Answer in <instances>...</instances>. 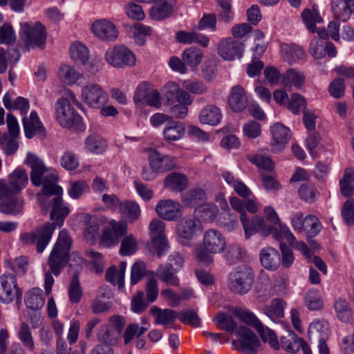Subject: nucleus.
I'll return each mask as SVG.
<instances>
[{
  "label": "nucleus",
  "instance_id": "obj_36",
  "mask_svg": "<svg viewBox=\"0 0 354 354\" xmlns=\"http://www.w3.org/2000/svg\"><path fill=\"white\" fill-rule=\"evenodd\" d=\"M185 131V129L183 124L173 121L165 127L163 136L167 141H176L183 137Z\"/></svg>",
  "mask_w": 354,
  "mask_h": 354
},
{
  "label": "nucleus",
  "instance_id": "obj_46",
  "mask_svg": "<svg viewBox=\"0 0 354 354\" xmlns=\"http://www.w3.org/2000/svg\"><path fill=\"white\" fill-rule=\"evenodd\" d=\"M282 50L284 52L283 59L289 64L301 60L305 56L304 50L297 45H284Z\"/></svg>",
  "mask_w": 354,
  "mask_h": 354
},
{
  "label": "nucleus",
  "instance_id": "obj_63",
  "mask_svg": "<svg viewBox=\"0 0 354 354\" xmlns=\"http://www.w3.org/2000/svg\"><path fill=\"white\" fill-rule=\"evenodd\" d=\"M298 192L302 200L310 203H313L316 200L317 196L319 194V192L314 185L309 183L301 185Z\"/></svg>",
  "mask_w": 354,
  "mask_h": 354
},
{
  "label": "nucleus",
  "instance_id": "obj_28",
  "mask_svg": "<svg viewBox=\"0 0 354 354\" xmlns=\"http://www.w3.org/2000/svg\"><path fill=\"white\" fill-rule=\"evenodd\" d=\"M260 260L261 265L270 270H276L281 264V257L279 252L271 247L261 250Z\"/></svg>",
  "mask_w": 354,
  "mask_h": 354
},
{
  "label": "nucleus",
  "instance_id": "obj_10",
  "mask_svg": "<svg viewBox=\"0 0 354 354\" xmlns=\"http://www.w3.org/2000/svg\"><path fill=\"white\" fill-rule=\"evenodd\" d=\"M104 59L107 63L115 68L131 66L136 64L133 53L122 45L109 48L106 51Z\"/></svg>",
  "mask_w": 354,
  "mask_h": 354
},
{
  "label": "nucleus",
  "instance_id": "obj_60",
  "mask_svg": "<svg viewBox=\"0 0 354 354\" xmlns=\"http://www.w3.org/2000/svg\"><path fill=\"white\" fill-rule=\"evenodd\" d=\"M148 274L150 278L146 283L145 291L147 299L149 302H153L158 297V281L155 279V272L153 271H149Z\"/></svg>",
  "mask_w": 354,
  "mask_h": 354
},
{
  "label": "nucleus",
  "instance_id": "obj_39",
  "mask_svg": "<svg viewBox=\"0 0 354 354\" xmlns=\"http://www.w3.org/2000/svg\"><path fill=\"white\" fill-rule=\"evenodd\" d=\"M217 223L224 230L231 232L239 226L238 216L229 211H223L219 214Z\"/></svg>",
  "mask_w": 354,
  "mask_h": 354
},
{
  "label": "nucleus",
  "instance_id": "obj_9",
  "mask_svg": "<svg viewBox=\"0 0 354 354\" xmlns=\"http://www.w3.org/2000/svg\"><path fill=\"white\" fill-rule=\"evenodd\" d=\"M55 114L59 124L66 129L78 126L82 120L81 116L66 100H57L55 104Z\"/></svg>",
  "mask_w": 354,
  "mask_h": 354
},
{
  "label": "nucleus",
  "instance_id": "obj_24",
  "mask_svg": "<svg viewBox=\"0 0 354 354\" xmlns=\"http://www.w3.org/2000/svg\"><path fill=\"white\" fill-rule=\"evenodd\" d=\"M228 104L234 112L243 111L248 104V97L244 88L240 85L232 87L229 96Z\"/></svg>",
  "mask_w": 354,
  "mask_h": 354
},
{
  "label": "nucleus",
  "instance_id": "obj_50",
  "mask_svg": "<svg viewBox=\"0 0 354 354\" xmlns=\"http://www.w3.org/2000/svg\"><path fill=\"white\" fill-rule=\"evenodd\" d=\"M138 245L136 239L132 234H129L124 236L121 241L119 252L122 256H130L133 254L138 250Z\"/></svg>",
  "mask_w": 354,
  "mask_h": 354
},
{
  "label": "nucleus",
  "instance_id": "obj_16",
  "mask_svg": "<svg viewBox=\"0 0 354 354\" xmlns=\"http://www.w3.org/2000/svg\"><path fill=\"white\" fill-rule=\"evenodd\" d=\"M243 43L231 37L223 39L218 44V55L226 60H234L241 57L243 53Z\"/></svg>",
  "mask_w": 354,
  "mask_h": 354
},
{
  "label": "nucleus",
  "instance_id": "obj_27",
  "mask_svg": "<svg viewBox=\"0 0 354 354\" xmlns=\"http://www.w3.org/2000/svg\"><path fill=\"white\" fill-rule=\"evenodd\" d=\"M84 221L86 227L84 230V236L87 241L94 242L100 236V227L104 224V217L86 216Z\"/></svg>",
  "mask_w": 354,
  "mask_h": 354
},
{
  "label": "nucleus",
  "instance_id": "obj_35",
  "mask_svg": "<svg viewBox=\"0 0 354 354\" xmlns=\"http://www.w3.org/2000/svg\"><path fill=\"white\" fill-rule=\"evenodd\" d=\"M120 337L109 326L105 325L101 326L97 333L98 342L103 344L102 345H107L110 347L118 344Z\"/></svg>",
  "mask_w": 354,
  "mask_h": 354
},
{
  "label": "nucleus",
  "instance_id": "obj_38",
  "mask_svg": "<svg viewBox=\"0 0 354 354\" xmlns=\"http://www.w3.org/2000/svg\"><path fill=\"white\" fill-rule=\"evenodd\" d=\"M59 77L65 84H75L82 76L74 67L68 65H62L59 69Z\"/></svg>",
  "mask_w": 354,
  "mask_h": 354
},
{
  "label": "nucleus",
  "instance_id": "obj_31",
  "mask_svg": "<svg viewBox=\"0 0 354 354\" xmlns=\"http://www.w3.org/2000/svg\"><path fill=\"white\" fill-rule=\"evenodd\" d=\"M156 275L166 285L175 287L179 286V279L176 275V268H173L171 263L160 265L156 270Z\"/></svg>",
  "mask_w": 354,
  "mask_h": 354
},
{
  "label": "nucleus",
  "instance_id": "obj_2",
  "mask_svg": "<svg viewBox=\"0 0 354 354\" xmlns=\"http://www.w3.org/2000/svg\"><path fill=\"white\" fill-rule=\"evenodd\" d=\"M22 168L18 167L8 176L0 179V212L17 216L22 211Z\"/></svg>",
  "mask_w": 354,
  "mask_h": 354
},
{
  "label": "nucleus",
  "instance_id": "obj_20",
  "mask_svg": "<svg viewBox=\"0 0 354 354\" xmlns=\"http://www.w3.org/2000/svg\"><path fill=\"white\" fill-rule=\"evenodd\" d=\"M149 166L153 171L163 173L176 167V158L160 153L156 150L151 151L149 156Z\"/></svg>",
  "mask_w": 354,
  "mask_h": 354
},
{
  "label": "nucleus",
  "instance_id": "obj_23",
  "mask_svg": "<svg viewBox=\"0 0 354 354\" xmlns=\"http://www.w3.org/2000/svg\"><path fill=\"white\" fill-rule=\"evenodd\" d=\"M163 91L168 103L172 104L174 102H178L191 104L193 102V97L185 90L180 88L174 82H168L164 86Z\"/></svg>",
  "mask_w": 354,
  "mask_h": 354
},
{
  "label": "nucleus",
  "instance_id": "obj_19",
  "mask_svg": "<svg viewBox=\"0 0 354 354\" xmlns=\"http://www.w3.org/2000/svg\"><path fill=\"white\" fill-rule=\"evenodd\" d=\"M151 84L144 82L139 85L134 97L136 102H144L150 106L159 108L161 106V97L159 92L150 88Z\"/></svg>",
  "mask_w": 354,
  "mask_h": 354
},
{
  "label": "nucleus",
  "instance_id": "obj_41",
  "mask_svg": "<svg viewBox=\"0 0 354 354\" xmlns=\"http://www.w3.org/2000/svg\"><path fill=\"white\" fill-rule=\"evenodd\" d=\"M83 295V290L79 280V273L75 272L72 276L68 286V297L72 304H77L80 301Z\"/></svg>",
  "mask_w": 354,
  "mask_h": 354
},
{
  "label": "nucleus",
  "instance_id": "obj_25",
  "mask_svg": "<svg viewBox=\"0 0 354 354\" xmlns=\"http://www.w3.org/2000/svg\"><path fill=\"white\" fill-rule=\"evenodd\" d=\"M331 8L335 19L346 21L354 12V0H333Z\"/></svg>",
  "mask_w": 354,
  "mask_h": 354
},
{
  "label": "nucleus",
  "instance_id": "obj_18",
  "mask_svg": "<svg viewBox=\"0 0 354 354\" xmlns=\"http://www.w3.org/2000/svg\"><path fill=\"white\" fill-rule=\"evenodd\" d=\"M183 207L177 201L171 199L160 201L156 207L158 216L167 221H174L180 218L183 214Z\"/></svg>",
  "mask_w": 354,
  "mask_h": 354
},
{
  "label": "nucleus",
  "instance_id": "obj_34",
  "mask_svg": "<svg viewBox=\"0 0 354 354\" xmlns=\"http://www.w3.org/2000/svg\"><path fill=\"white\" fill-rule=\"evenodd\" d=\"M281 77L285 86L294 85L296 88H301L305 82L304 73L295 68L288 69Z\"/></svg>",
  "mask_w": 354,
  "mask_h": 354
},
{
  "label": "nucleus",
  "instance_id": "obj_1",
  "mask_svg": "<svg viewBox=\"0 0 354 354\" xmlns=\"http://www.w3.org/2000/svg\"><path fill=\"white\" fill-rule=\"evenodd\" d=\"M48 192H46L42 187V195L38 196V200L44 214H47L49 209L50 218L52 223H48L41 227L32 233L24 234V243H32L37 246L38 253H41L48 244L52 234L57 226L61 227L65 218L70 214V208L62 199V188L55 183Z\"/></svg>",
  "mask_w": 354,
  "mask_h": 354
},
{
  "label": "nucleus",
  "instance_id": "obj_64",
  "mask_svg": "<svg viewBox=\"0 0 354 354\" xmlns=\"http://www.w3.org/2000/svg\"><path fill=\"white\" fill-rule=\"evenodd\" d=\"M61 165L67 170H74L79 165L78 158L72 151H66L61 157Z\"/></svg>",
  "mask_w": 354,
  "mask_h": 354
},
{
  "label": "nucleus",
  "instance_id": "obj_4",
  "mask_svg": "<svg viewBox=\"0 0 354 354\" xmlns=\"http://www.w3.org/2000/svg\"><path fill=\"white\" fill-rule=\"evenodd\" d=\"M71 245L72 240L68 232L62 230L48 259L50 271L55 276L59 275L62 269L66 266Z\"/></svg>",
  "mask_w": 354,
  "mask_h": 354
},
{
  "label": "nucleus",
  "instance_id": "obj_14",
  "mask_svg": "<svg viewBox=\"0 0 354 354\" xmlns=\"http://www.w3.org/2000/svg\"><path fill=\"white\" fill-rule=\"evenodd\" d=\"M82 99L90 107L99 109L108 100L106 92L98 84H88L82 89Z\"/></svg>",
  "mask_w": 354,
  "mask_h": 354
},
{
  "label": "nucleus",
  "instance_id": "obj_32",
  "mask_svg": "<svg viewBox=\"0 0 354 354\" xmlns=\"http://www.w3.org/2000/svg\"><path fill=\"white\" fill-rule=\"evenodd\" d=\"M25 303L28 308L38 311L44 305L45 298L43 290L38 288H32L26 294Z\"/></svg>",
  "mask_w": 354,
  "mask_h": 354
},
{
  "label": "nucleus",
  "instance_id": "obj_58",
  "mask_svg": "<svg viewBox=\"0 0 354 354\" xmlns=\"http://www.w3.org/2000/svg\"><path fill=\"white\" fill-rule=\"evenodd\" d=\"M322 229V224L319 219L313 215L306 216V223L304 230L306 231L308 238L317 236Z\"/></svg>",
  "mask_w": 354,
  "mask_h": 354
},
{
  "label": "nucleus",
  "instance_id": "obj_5",
  "mask_svg": "<svg viewBox=\"0 0 354 354\" xmlns=\"http://www.w3.org/2000/svg\"><path fill=\"white\" fill-rule=\"evenodd\" d=\"M254 278V272L250 266L245 264L238 266L229 274V289L234 294L245 295L252 290Z\"/></svg>",
  "mask_w": 354,
  "mask_h": 354
},
{
  "label": "nucleus",
  "instance_id": "obj_49",
  "mask_svg": "<svg viewBox=\"0 0 354 354\" xmlns=\"http://www.w3.org/2000/svg\"><path fill=\"white\" fill-rule=\"evenodd\" d=\"M183 86L188 93H190L196 95H204L208 91V88L205 84L198 80H185Z\"/></svg>",
  "mask_w": 354,
  "mask_h": 354
},
{
  "label": "nucleus",
  "instance_id": "obj_42",
  "mask_svg": "<svg viewBox=\"0 0 354 354\" xmlns=\"http://www.w3.org/2000/svg\"><path fill=\"white\" fill-rule=\"evenodd\" d=\"M203 56V53L201 49L189 47L183 53L182 59L187 66L196 67L201 63Z\"/></svg>",
  "mask_w": 354,
  "mask_h": 354
},
{
  "label": "nucleus",
  "instance_id": "obj_17",
  "mask_svg": "<svg viewBox=\"0 0 354 354\" xmlns=\"http://www.w3.org/2000/svg\"><path fill=\"white\" fill-rule=\"evenodd\" d=\"M91 29L94 35L103 41H113L118 37L116 26L106 19L95 21Z\"/></svg>",
  "mask_w": 354,
  "mask_h": 354
},
{
  "label": "nucleus",
  "instance_id": "obj_29",
  "mask_svg": "<svg viewBox=\"0 0 354 354\" xmlns=\"http://www.w3.org/2000/svg\"><path fill=\"white\" fill-rule=\"evenodd\" d=\"M222 114L220 109L213 104L203 107L199 113V120L202 124L216 126L221 122Z\"/></svg>",
  "mask_w": 354,
  "mask_h": 354
},
{
  "label": "nucleus",
  "instance_id": "obj_61",
  "mask_svg": "<svg viewBox=\"0 0 354 354\" xmlns=\"http://www.w3.org/2000/svg\"><path fill=\"white\" fill-rule=\"evenodd\" d=\"M303 21L307 26L309 31L315 32L316 30V23L322 21V19L317 11H311L306 9L302 12Z\"/></svg>",
  "mask_w": 354,
  "mask_h": 354
},
{
  "label": "nucleus",
  "instance_id": "obj_6",
  "mask_svg": "<svg viewBox=\"0 0 354 354\" xmlns=\"http://www.w3.org/2000/svg\"><path fill=\"white\" fill-rule=\"evenodd\" d=\"M226 248L225 237L215 229L207 230L203 237V248H197L196 255L198 259L208 265L212 263V257L210 254L221 253Z\"/></svg>",
  "mask_w": 354,
  "mask_h": 354
},
{
  "label": "nucleus",
  "instance_id": "obj_26",
  "mask_svg": "<svg viewBox=\"0 0 354 354\" xmlns=\"http://www.w3.org/2000/svg\"><path fill=\"white\" fill-rule=\"evenodd\" d=\"M174 0H158L150 9V17L155 20H162L169 17L174 12Z\"/></svg>",
  "mask_w": 354,
  "mask_h": 354
},
{
  "label": "nucleus",
  "instance_id": "obj_37",
  "mask_svg": "<svg viewBox=\"0 0 354 354\" xmlns=\"http://www.w3.org/2000/svg\"><path fill=\"white\" fill-rule=\"evenodd\" d=\"M70 55L76 63L86 64L89 59V52L87 47L80 42H75L70 47Z\"/></svg>",
  "mask_w": 354,
  "mask_h": 354
},
{
  "label": "nucleus",
  "instance_id": "obj_11",
  "mask_svg": "<svg viewBox=\"0 0 354 354\" xmlns=\"http://www.w3.org/2000/svg\"><path fill=\"white\" fill-rule=\"evenodd\" d=\"M201 232L200 221L193 216L183 218L176 225L178 240L183 245H189L190 241Z\"/></svg>",
  "mask_w": 354,
  "mask_h": 354
},
{
  "label": "nucleus",
  "instance_id": "obj_15",
  "mask_svg": "<svg viewBox=\"0 0 354 354\" xmlns=\"http://www.w3.org/2000/svg\"><path fill=\"white\" fill-rule=\"evenodd\" d=\"M20 288L17 286L16 277L12 274L0 276V301L10 303L17 298V302H20Z\"/></svg>",
  "mask_w": 354,
  "mask_h": 354
},
{
  "label": "nucleus",
  "instance_id": "obj_43",
  "mask_svg": "<svg viewBox=\"0 0 354 354\" xmlns=\"http://www.w3.org/2000/svg\"><path fill=\"white\" fill-rule=\"evenodd\" d=\"M341 193L344 196H352L354 193V171L351 169H346L343 178L339 180Z\"/></svg>",
  "mask_w": 354,
  "mask_h": 354
},
{
  "label": "nucleus",
  "instance_id": "obj_3",
  "mask_svg": "<svg viewBox=\"0 0 354 354\" xmlns=\"http://www.w3.org/2000/svg\"><path fill=\"white\" fill-rule=\"evenodd\" d=\"M25 163L31 168L30 180L35 186H44V189H48L57 182L58 175L53 169L45 167L43 162L34 153H28Z\"/></svg>",
  "mask_w": 354,
  "mask_h": 354
},
{
  "label": "nucleus",
  "instance_id": "obj_53",
  "mask_svg": "<svg viewBox=\"0 0 354 354\" xmlns=\"http://www.w3.org/2000/svg\"><path fill=\"white\" fill-rule=\"evenodd\" d=\"M216 3L219 7V20L225 23H230L234 18V12L232 9V1L216 0Z\"/></svg>",
  "mask_w": 354,
  "mask_h": 354
},
{
  "label": "nucleus",
  "instance_id": "obj_21",
  "mask_svg": "<svg viewBox=\"0 0 354 354\" xmlns=\"http://www.w3.org/2000/svg\"><path fill=\"white\" fill-rule=\"evenodd\" d=\"M270 131L272 136L271 150L274 153H279L285 148L290 139V129L281 123H276L271 127Z\"/></svg>",
  "mask_w": 354,
  "mask_h": 354
},
{
  "label": "nucleus",
  "instance_id": "obj_13",
  "mask_svg": "<svg viewBox=\"0 0 354 354\" xmlns=\"http://www.w3.org/2000/svg\"><path fill=\"white\" fill-rule=\"evenodd\" d=\"M127 225L124 223L111 220L102 228L101 243L105 247L117 245L121 238L127 234Z\"/></svg>",
  "mask_w": 354,
  "mask_h": 354
},
{
  "label": "nucleus",
  "instance_id": "obj_12",
  "mask_svg": "<svg viewBox=\"0 0 354 354\" xmlns=\"http://www.w3.org/2000/svg\"><path fill=\"white\" fill-rule=\"evenodd\" d=\"M240 220L247 239L257 232H260L263 236H266L272 233L275 234L277 230L275 227L268 225V222L259 216L250 219L246 213H242L240 215Z\"/></svg>",
  "mask_w": 354,
  "mask_h": 354
},
{
  "label": "nucleus",
  "instance_id": "obj_55",
  "mask_svg": "<svg viewBox=\"0 0 354 354\" xmlns=\"http://www.w3.org/2000/svg\"><path fill=\"white\" fill-rule=\"evenodd\" d=\"M204 198L205 192L201 188H194L184 194L182 201L186 205L193 207Z\"/></svg>",
  "mask_w": 354,
  "mask_h": 354
},
{
  "label": "nucleus",
  "instance_id": "obj_59",
  "mask_svg": "<svg viewBox=\"0 0 354 354\" xmlns=\"http://www.w3.org/2000/svg\"><path fill=\"white\" fill-rule=\"evenodd\" d=\"M17 39L12 26L8 23L0 26V44L12 45Z\"/></svg>",
  "mask_w": 354,
  "mask_h": 354
},
{
  "label": "nucleus",
  "instance_id": "obj_57",
  "mask_svg": "<svg viewBox=\"0 0 354 354\" xmlns=\"http://www.w3.org/2000/svg\"><path fill=\"white\" fill-rule=\"evenodd\" d=\"M233 314L239 318L243 322L250 326H252L254 329L258 326H261L260 323L261 322L255 316L253 313L250 311L239 308L235 309L233 311Z\"/></svg>",
  "mask_w": 354,
  "mask_h": 354
},
{
  "label": "nucleus",
  "instance_id": "obj_7",
  "mask_svg": "<svg viewBox=\"0 0 354 354\" xmlns=\"http://www.w3.org/2000/svg\"><path fill=\"white\" fill-rule=\"evenodd\" d=\"M235 334L238 339L232 341V345L238 351L243 354H258L261 343L253 330L245 326H239Z\"/></svg>",
  "mask_w": 354,
  "mask_h": 354
},
{
  "label": "nucleus",
  "instance_id": "obj_56",
  "mask_svg": "<svg viewBox=\"0 0 354 354\" xmlns=\"http://www.w3.org/2000/svg\"><path fill=\"white\" fill-rule=\"evenodd\" d=\"M215 320L216 324L219 326L221 329L227 332L234 331L235 333V330L239 327L233 317L227 313H218L216 316Z\"/></svg>",
  "mask_w": 354,
  "mask_h": 354
},
{
  "label": "nucleus",
  "instance_id": "obj_51",
  "mask_svg": "<svg viewBox=\"0 0 354 354\" xmlns=\"http://www.w3.org/2000/svg\"><path fill=\"white\" fill-rule=\"evenodd\" d=\"M148 329V327H140L138 324H129L124 331V344L125 345L129 344L135 337H141Z\"/></svg>",
  "mask_w": 354,
  "mask_h": 354
},
{
  "label": "nucleus",
  "instance_id": "obj_48",
  "mask_svg": "<svg viewBox=\"0 0 354 354\" xmlns=\"http://www.w3.org/2000/svg\"><path fill=\"white\" fill-rule=\"evenodd\" d=\"M90 190L88 183L83 180L71 181L67 189L68 194L73 199L80 198L84 194Z\"/></svg>",
  "mask_w": 354,
  "mask_h": 354
},
{
  "label": "nucleus",
  "instance_id": "obj_8",
  "mask_svg": "<svg viewBox=\"0 0 354 354\" xmlns=\"http://www.w3.org/2000/svg\"><path fill=\"white\" fill-rule=\"evenodd\" d=\"M24 35H25L26 48L30 50L36 48L44 50L46 47L47 32L45 26L39 21L34 24H24Z\"/></svg>",
  "mask_w": 354,
  "mask_h": 354
},
{
  "label": "nucleus",
  "instance_id": "obj_47",
  "mask_svg": "<svg viewBox=\"0 0 354 354\" xmlns=\"http://www.w3.org/2000/svg\"><path fill=\"white\" fill-rule=\"evenodd\" d=\"M261 326H257L255 330L259 333V336L262 339L264 342H268L270 347H272L274 350L279 349V344L274 332L269 328L263 326V324L261 322Z\"/></svg>",
  "mask_w": 354,
  "mask_h": 354
},
{
  "label": "nucleus",
  "instance_id": "obj_33",
  "mask_svg": "<svg viewBox=\"0 0 354 354\" xmlns=\"http://www.w3.org/2000/svg\"><path fill=\"white\" fill-rule=\"evenodd\" d=\"M150 313L156 318V323L161 325H168L173 323L178 317V313L171 309H161L153 306Z\"/></svg>",
  "mask_w": 354,
  "mask_h": 354
},
{
  "label": "nucleus",
  "instance_id": "obj_40",
  "mask_svg": "<svg viewBox=\"0 0 354 354\" xmlns=\"http://www.w3.org/2000/svg\"><path fill=\"white\" fill-rule=\"evenodd\" d=\"M337 317L344 322H348L353 317V311L348 301L344 298H338L334 303Z\"/></svg>",
  "mask_w": 354,
  "mask_h": 354
},
{
  "label": "nucleus",
  "instance_id": "obj_30",
  "mask_svg": "<svg viewBox=\"0 0 354 354\" xmlns=\"http://www.w3.org/2000/svg\"><path fill=\"white\" fill-rule=\"evenodd\" d=\"M164 185L166 189L176 192H181L187 189L188 179L183 174L173 172L166 176Z\"/></svg>",
  "mask_w": 354,
  "mask_h": 354
},
{
  "label": "nucleus",
  "instance_id": "obj_22",
  "mask_svg": "<svg viewBox=\"0 0 354 354\" xmlns=\"http://www.w3.org/2000/svg\"><path fill=\"white\" fill-rule=\"evenodd\" d=\"M24 130L26 138L31 139L34 136H38L41 139L46 137V131L37 113L33 111L28 118H24Z\"/></svg>",
  "mask_w": 354,
  "mask_h": 354
},
{
  "label": "nucleus",
  "instance_id": "obj_45",
  "mask_svg": "<svg viewBox=\"0 0 354 354\" xmlns=\"http://www.w3.org/2000/svg\"><path fill=\"white\" fill-rule=\"evenodd\" d=\"M119 211L121 214L125 215L131 222L138 220L140 214L139 205L133 201H122V203L120 204Z\"/></svg>",
  "mask_w": 354,
  "mask_h": 354
},
{
  "label": "nucleus",
  "instance_id": "obj_62",
  "mask_svg": "<svg viewBox=\"0 0 354 354\" xmlns=\"http://www.w3.org/2000/svg\"><path fill=\"white\" fill-rule=\"evenodd\" d=\"M285 302L280 299H274L271 305L265 309V313L272 319L283 317Z\"/></svg>",
  "mask_w": 354,
  "mask_h": 354
},
{
  "label": "nucleus",
  "instance_id": "obj_52",
  "mask_svg": "<svg viewBox=\"0 0 354 354\" xmlns=\"http://www.w3.org/2000/svg\"><path fill=\"white\" fill-rule=\"evenodd\" d=\"M86 149L94 153H102L105 151L106 142L104 139L97 135L88 136L85 141Z\"/></svg>",
  "mask_w": 354,
  "mask_h": 354
},
{
  "label": "nucleus",
  "instance_id": "obj_44",
  "mask_svg": "<svg viewBox=\"0 0 354 354\" xmlns=\"http://www.w3.org/2000/svg\"><path fill=\"white\" fill-rule=\"evenodd\" d=\"M248 159L250 162L256 165L261 169V171L266 173L274 169V163L268 156L261 153L250 154L248 156Z\"/></svg>",
  "mask_w": 354,
  "mask_h": 354
},
{
  "label": "nucleus",
  "instance_id": "obj_54",
  "mask_svg": "<svg viewBox=\"0 0 354 354\" xmlns=\"http://www.w3.org/2000/svg\"><path fill=\"white\" fill-rule=\"evenodd\" d=\"M305 304L310 310H319L323 308L324 301L317 290H309L305 297Z\"/></svg>",
  "mask_w": 354,
  "mask_h": 354
}]
</instances>
